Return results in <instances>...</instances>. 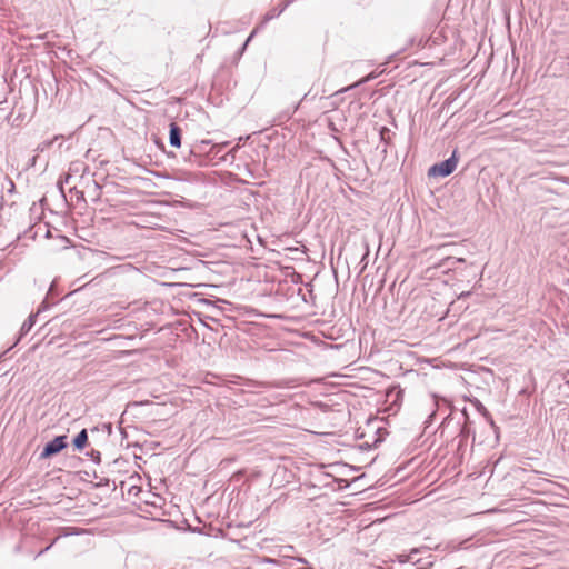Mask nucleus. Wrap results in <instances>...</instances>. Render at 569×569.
I'll return each instance as SVG.
<instances>
[{"mask_svg":"<svg viewBox=\"0 0 569 569\" xmlns=\"http://www.w3.org/2000/svg\"><path fill=\"white\" fill-rule=\"evenodd\" d=\"M458 164V160L456 158V154L453 153L449 159L446 161L435 164L429 173L432 176H440V177H447L450 173H452Z\"/></svg>","mask_w":569,"mask_h":569,"instance_id":"obj_1","label":"nucleus"},{"mask_svg":"<svg viewBox=\"0 0 569 569\" xmlns=\"http://www.w3.org/2000/svg\"><path fill=\"white\" fill-rule=\"evenodd\" d=\"M88 442V435H87V430L83 429L81 430L78 436L74 438L73 440V445L77 449H83L86 447Z\"/></svg>","mask_w":569,"mask_h":569,"instance_id":"obj_4","label":"nucleus"},{"mask_svg":"<svg viewBox=\"0 0 569 569\" xmlns=\"http://www.w3.org/2000/svg\"><path fill=\"white\" fill-rule=\"evenodd\" d=\"M170 144L176 148L181 147V130L176 123L170 124Z\"/></svg>","mask_w":569,"mask_h":569,"instance_id":"obj_3","label":"nucleus"},{"mask_svg":"<svg viewBox=\"0 0 569 569\" xmlns=\"http://www.w3.org/2000/svg\"><path fill=\"white\" fill-rule=\"evenodd\" d=\"M458 261L459 262H465V259L463 258H459Z\"/></svg>","mask_w":569,"mask_h":569,"instance_id":"obj_5","label":"nucleus"},{"mask_svg":"<svg viewBox=\"0 0 569 569\" xmlns=\"http://www.w3.org/2000/svg\"><path fill=\"white\" fill-rule=\"evenodd\" d=\"M64 439L66 436H59L48 442L41 452V458H49L64 449L67 446Z\"/></svg>","mask_w":569,"mask_h":569,"instance_id":"obj_2","label":"nucleus"}]
</instances>
